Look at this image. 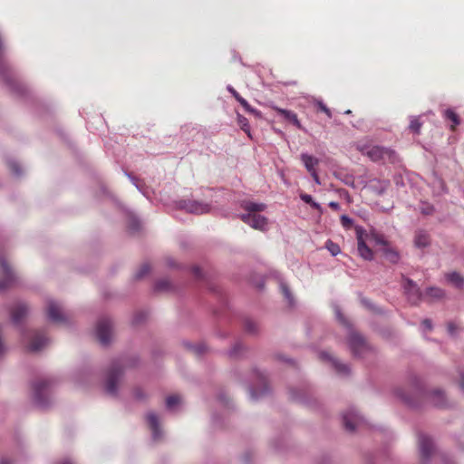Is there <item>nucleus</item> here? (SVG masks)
I'll return each mask as SVG.
<instances>
[{
  "label": "nucleus",
  "mask_w": 464,
  "mask_h": 464,
  "mask_svg": "<svg viewBox=\"0 0 464 464\" xmlns=\"http://www.w3.org/2000/svg\"><path fill=\"white\" fill-rule=\"evenodd\" d=\"M0 271L4 276V278L0 280V289H5L14 281V276L11 267L3 256H0Z\"/></svg>",
  "instance_id": "obj_9"
},
{
  "label": "nucleus",
  "mask_w": 464,
  "mask_h": 464,
  "mask_svg": "<svg viewBox=\"0 0 464 464\" xmlns=\"http://www.w3.org/2000/svg\"><path fill=\"white\" fill-rule=\"evenodd\" d=\"M96 335L102 345L110 343L113 337V324L111 319L102 318L97 323Z\"/></svg>",
  "instance_id": "obj_3"
},
{
  "label": "nucleus",
  "mask_w": 464,
  "mask_h": 464,
  "mask_svg": "<svg viewBox=\"0 0 464 464\" xmlns=\"http://www.w3.org/2000/svg\"><path fill=\"white\" fill-rule=\"evenodd\" d=\"M320 358L322 360H325V359L330 360L332 362L334 367L337 371V372L342 373V374H346L349 372V369L346 364L341 363L337 360L333 359L327 353H324V352L321 353Z\"/></svg>",
  "instance_id": "obj_22"
},
{
  "label": "nucleus",
  "mask_w": 464,
  "mask_h": 464,
  "mask_svg": "<svg viewBox=\"0 0 464 464\" xmlns=\"http://www.w3.org/2000/svg\"><path fill=\"white\" fill-rule=\"evenodd\" d=\"M404 289L408 295V297L412 302H417L420 299L421 294L420 289L414 284V282L409 278L404 281Z\"/></svg>",
  "instance_id": "obj_17"
},
{
  "label": "nucleus",
  "mask_w": 464,
  "mask_h": 464,
  "mask_svg": "<svg viewBox=\"0 0 464 464\" xmlns=\"http://www.w3.org/2000/svg\"><path fill=\"white\" fill-rule=\"evenodd\" d=\"M422 325L429 331L431 330L432 328V325H431V321L430 319H425L422 321Z\"/></svg>",
  "instance_id": "obj_43"
},
{
  "label": "nucleus",
  "mask_w": 464,
  "mask_h": 464,
  "mask_svg": "<svg viewBox=\"0 0 464 464\" xmlns=\"http://www.w3.org/2000/svg\"><path fill=\"white\" fill-rule=\"evenodd\" d=\"M325 247L334 256H337L341 252V248L338 244L333 242L332 240L326 241Z\"/></svg>",
  "instance_id": "obj_31"
},
{
  "label": "nucleus",
  "mask_w": 464,
  "mask_h": 464,
  "mask_svg": "<svg viewBox=\"0 0 464 464\" xmlns=\"http://www.w3.org/2000/svg\"><path fill=\"white\" fill-rule=\"evenodd\" d=\"M144 274H145V267L142 266L140 268L139 272L137 273L136 277L138 279H141L143 277Z\"/></svg>",
  "instance_id": "obj_46"
},
{
  "label": "nucleus",
  "mask_w": 464,
  "mask_h": 464,
  "mask_svg": "<svg viewBox=\"0 0 464 464\" xmlns=\"http://www.w3.org/2000/svg\"><path fill=\"white\" fill-rule=\"evenodd\" d=\"M240 347H241V344H239V343L236 344L235 347L233 348V350L231 351V355H237Z\"/></svg>",
  "instance_id": "obj_48"
},
{
  "label": "nucleus",
  "mask_w": 464,
  "mask_h": 464,
  "mask_svg": "<svg viewBox=\"0 0 464 464\" xmlns=\"http://www.w3.org/2000/svg\"><path fill=\"white\" fill-rule=\"evenodd\" d=\"M1 464H13V461L7 458H3L1 460Z\"/></svg>",
  "instance_id": "obj_52"
},
{
  "label": "nucleus",
  "mask_w": 464,
  "mask_h": 464,
  "mask_svg": "<svg viewBox=\"0 0 464 464\" xmlns=\"http://www.w3.org/2000/svg\"><path fill=\"white\" fill-rule=\"evenodd\" d=\"M192 273L197 279H200L203 277L202 271L198 266H193Z\"/></svg>",
  "instance_id": "obj_41"
},
{
  "label": "nucleus",
  "mask_w": 464,
  "mask_h": 464,
  "mask_svg": "<svg viewBox=\"0 0 464 464\" xmlns=\"http://www.w3.org/2000/svg\"><path fill=\"white\" fill-rule=\"evenodd\" d=\"M187 211L193 214H204L210 210V207L208 204L198 202V201H188L182 206Z\"/></svg>",
  "instance_id": "obj_16"
},
{
  "label": "nucleus",
  "mask_w": 464,
  "mask_h": 464,
  "mask_svg": "<svg viewBox=\"0 0 464 464\" xmlns=\"http://www.w3.org/2000/svg\"><path fill=\"white\" fill-rule=\"evenodd\" d=\"M422 127V122L420 121L419 117H411L410 121L409 129L411 132L415 134H419L420 129Z\"/></svg>",
  "instance_id": "obj_28"
},
{
  "label": "nucleus",
  "mask_w": 464,
  "mask_h": 464,
  "mask_svg": "<svg viewBox=\"0 0 464 464\" xmlns=\"http://www.w3.org/2000/svg\"><path fill=\"white\" fill-rule=\"evenodd\" d=\"M315 105L317 106V110L325 113L329 119L333 117L331 110L322 101H316Z\"/></svg>",
  "instance_id": "obj_33"
},
{
  "label": "nucleus",
  "mask_w": 464,
  "mask_h": 464,
  "mask_svg": "<svg viewBox=\"0 0 464 464\" xmlns=\"http://www.w3.org/2000/svg\"><path fill=\"white\" fill-rule=\"evenodd\" d=\"M444 117L452 122L450 126L451 130H455L456 127L460 123L459 115L451 109H447L444 111Z\"/></svg>",
  "instance_id": "obj_26"
},
{
  "label": "nucleus",
  "mask_w": 464,
  "mask_h": 464,
  "mask_svg": "<svg viewBox=\"0 0 464 464\" xmlns=\"http://www.w3.org/2000/svg\"><path fill=\"white\" fill-rule=\"evenodd\" d=\"M147 421L152 432V440L154 442L160 441L163 437V431L160 427L159 417L155 413H150L147 416Z\"/></svg>",
  "instance_id": "obj_10"
},
{
  "label": "nucleus",
  "mask_w": 464,
  "mask_h": 464,
  "mask_svg": "<svg viewBox=\"0 0 464 464\" xmlns=\"http://www.w3.org/2000/svg\"><path fill=\"white\" fill-rule=\"evenodd\" d=\"M355 232L358 245V253L360 256L365 260H372L373 258V252L367 246V241H373L377 245L382 246V247H384L386 245L390 243L384 239V237L382 235L378 234L376 232H372L371 234H368L365 229L359 226L355 227Z\"/></svg>",
  "instance_id": "obj_1"
},
{
  "label": "nucleus",
  "mask_w": 464,
  "mask_h": 464,
  "mask_svg": "<svg viewBox=\"0 0 464 464\" xmlns=\"http://www.w3.org/2000/svg\"><path fill=\"white\" fill-rule=\"evenodd\" d=\"M460 385H461V388H462V389H463V391H464V380H462V382H461V384H460Z\"/></svg>",
  "instance_id": "obj_55"
},
{
  "label": "nucleus",
  "mask_w": 464,
  "mask_h": 464,
  "mask_svg": "<svg viewBox=\"0 0 464 464\" xmlns=\"http://www.w3.org/2000/svg\"><path fill=\"white\" fill-rule=\"evenodd\" d=\"M242 208L247 211L246 214H242L240 217L243 222L255 229L261 231L266 229L267 218L259 214L266 209V204L248 201L243 203Z\"/></svg>",
  "instance_id": "obj_2"
},
{
  "label": "nucleus",
  "mask_w": 464,
  "mask_h": 464,
  "mask_svg": "<svg viewBox=\"0 0 464 464\" xmlns=\"http://www.w3.org/2000/svg\"><path fill=\"white\" fill-rule=\"evenodd\" d=\"M349 345L354 356H362L369 350L363 337L354 331L349 334Z\"/></svg>",
  "instance_id": "obj_5"
},
{
  "label": "nucleus",
  "mask_w": 464,
  "mask_h": 464,
  "mask_svg": "<svg viewBox=\"0 0 464 464\" xmlns=\"http://www.w3.org/2000/svg\"><path fill=\"white\" fill-rule=\"evenodd\" d=\"M256 378H257L258 382H260V384L264 387V389L262 391H260V392L256 391L254 388L251 389V391H250L251 397L254 398V399H256L259 396L265 394L266 392V391H267L266 376L263 373H257Z\"/></svg>",
  "instance_id": "obj_24"
},
{
  "label": "nucleus",
  "mask_w": 464,
  "mask_h": 464,
  "mask_svg": "<svg viewBox=\"0 0 464 464\" xmlns=\"http://www.w3.org/2000/svg\"><path fill=\"white\" fill-rule=\"evenodd\" d=\"M134 186H136V188L140 189L139 185H137V183H134Z\"/></svg>",
  "instance_id": "obj_57"
},
{
  "label": "nucleus",
  "mask_w": 464,
  "mask_h": 464,
  "mask_svg": "<svg viewBox=\"0 0 464 464\" xmlns=\"http://www.w3.org/2000/svg\"><path fill=\"white\" fill-rule=\"evenodd\" d=\"M400 397H401V399H402L403 401H405L406 402H408V403H411V399H410V398H408L407 396H405L404 394H400Z\"/></svg>",
  "instance_id": "obj_53"
},
{
  "label": "nucleus",
  "mask_w": 464,
  "mask_h": 464,
  "mask_svg": "<svg viewBox=\"0 0 464 464\" xmlns=\"http://www.w3.org/2000/svg\"><path fill=\"white\" fill-rule=\"evenodd\" d=\"M272 109L276 111L279 115H281L285 120L292 122L297 129L304 130L303 125L297 118L296 113L292 111L281 109L277 106H273Z\"/></svg>",
  "instance_id": "obj_14"
},
{
  "label": "nucleus",
  "mask_w": 464,
  "mask_h": 464,
  "mask_svg": "<svg viewBox=\"0 0 464 464\" xmlns=\"http://www.w3.org/2000/svg\"><path fill=\"white\" fill-rule=\"evenodd\" d=\"M237 122H238V125L240 126V128L249 136L251 137L250 135V127H249V123H248V120L238 114L237 115Z\"/></svg>",
  "instance_id": "obj_30"
},
{
  "label": "nucleus",
  "mask_w": 464,
  "mask_h": 464,
  "mask_svg": "<svg viewBox=\"0 0 464 464\" xmlns=\"http://www.w3.org/2000/svg\"><path fill=\"white\" fill-rule=\"evenodd\" d=\"M188 348L198 355L204 353L207 350L206 345L203 343L198 344L196 346L190 345Z\"/></svg>",
  "instance_id": "obj_35"
},
{
  "label": "nucleus",
  "mask_w": 464,
  "mask_h": 464,
  "mask_svg": "<svg viewBox=\"0 0 464 464\" xmlns=\"http://www.w3.org/2000/svg\"><path fill=\"white\" fill-rule=\"evenodd\" d=\"M181 399L179 395H170L166 399V405L169 409H173L176 405L180 403Z\"/></svg>",
  "instance_id": "obj_32"
},
{
  "label": "nucleus",
  "mask_w": 464,
  "mask_h": 464,
  "mask_svg": "<svg viewBox=\"0 0 464 464\" xmlns=\"http://www.w3.org/2000/svg\"><path fill=\"white\" fill-rule=\"evenodd\" d=\"M341 224L344 228H350L353 225V219L345 215H343L341 217Z\"/></svg>",
  "instance_id": "obj_38"
},
{
  "label": "nucleus",
  "mask_w": 464,
  "mask_h": 464,
  "mask_svg": "<svg viewBox=\"0 0 464 464\" xmlns=\"http://www.w3.org/2000/svg\"><path fill=\"white\" fill-rule=\"evenodd\" d=\"M448 330L450 334H453L455 330V324L453 323H449L448 324Z\"/></svg>",
  "instance_id": "obj_49"
},
{
  "label": "nucleus",
  "mask_w": 464,
  "mask_h": 464,
  "mask_svg": "<svg viewBox=\"0 0 464 464\" xmlns=\"http://www.w3.org/2000/svg\"><path fill=\"white\" fill-rule=\"evenodd\" d=\"M169 287V282L168 280H160L155 285V288L157 291L168 290Z\"/></svg>",
  "instance_id": "obj_36"
},
{
  "label": "nucleus",
  "mask_w": 464,
  "mask_h": 464,
  "mask_svg": "<svg viewBox=\"0 0 464 464\" xmlns=\"http://www.w3.org/2000/svg\"><path fill=\"white\" fill-rule=\"evenodd\" d=\"M28 306L24 303H18L12 310L13 322L19 324L28 314Z\"/></svg>",
  "instance_id": "obj_18"
},
{
  "label": "nucleus",
  "mask_w": 464,
  "mask_h": 464,
  "mask_svg": "<svg viewBox=\"0 0 464 464\" xmlns=\"http://www.w3.org/2000/svg\"><path fill=\"white\" fill-rule=\"evenodd\" d=\"M382 252L385 259L390 263L397 264L400 261L401 256L399 251L390 243L382 248Z\"/></svg>",
  "instance_id": "obj_19"
},
{
  "label": "nucleus",
  "mask_w": 464,
  "mask_h": 464,
  "mask_svg": "<svg viewBox=\"0 0 464 464\" xmlns=\"http://www.w3.org/2000/svg\"><path fill=\"white\" fill-rule=\"evenodd\" d=\"M49 382L46 381H38L33 385V399L40 407H45L49 401Z\"/></svg>",
  "instance_id": "obj_4"
},
{
  "label": "nucleus",
  "mask_w": 464,
  "mask_h": 464,
  "mask_svg": "<svg viewBox=\"0 0 464 464\" xmlns=\"http://www.w3.org/2000/svg\"><path fill=\"white\" fill-rule=\"evenodd\" d=\"M59 464H73V462L71 459H64Z\"/></svg>",
  "instance_id": "obj_54"
},
{
  "label": "nucleus",
  "mask_w": 464,
  "mask_h": 464,
  "mask_svg": "<svg viewBox=\"0 0 464 464\" xmlns=\"http://www.w3.org/2000/svg\"><path fill=\"white\" fill-rule=\"evenodd\" d=\"M300 198L306 204H309L313 208L318 210L321 213L323 212L321 206L317 202L314 201L312 196L305 193H301Z\"/></svg>",
  "instance_id": "obj_27"
},
{
  "label": "nucleus",
  "mask_w": 464,
  "mask_h": 464,
  "mask_svg": "<svg viewBox=\"0 0 464 464\" xmlns=\"http://www.w3.org/2000/svg\"><path fill=\"white\" fill-rule=\"evenodd\" d=\"M228 92L234 96V98L244 107V109L254 115L259 116L260 112L251 107V105L245 100L233 87H227Z\"/></svg>",
  "instance_id": "obj_20"
},
{
  "label": "nucleus",
  "mask_w": 464,
  "mask_h": 464,
  "mask_svg": "<svg viewBox=\"0 0 464 464\" xmlns=\"http://www.w3.org/2000/svg\"><path fill=\"white\" fill-rule=\"evenodd\" d=\"M345 113H346V114H350V113H351V111H350V110H348V111H345Z\"/></svg>",
  "instance_id": "obj_56"
},
{
  "label": "nucleus",
  "mask_w": 464,
  "mask_h": 464,
  "mask_svg": "<svg viewBox=\"0 0 464 464\" xmlns=\"http://www.w3.org/2000/svg\"><path fill=\"white\" fill-rule=\"evenodd\" d=\"M364 153L373 161L385 159L393 161L395 159V152L393 150L381 146H372L367 149Z\"/></svg>",
  "instance_id": "obj_6"
},
{
  "label": "nucleus",
  "mask_w": 464,
  "mask_h": 464,
  "mask_svg": "<svg viewBox=\"0 0 464 464\" xmlns=\"http://www.w3.org/2000/svg\"><path fill=\"white\" fill-rule=\"evenodd\" d=\"M335 313H336V316H337V319L340 321L341 324H343V325H346L348 328L350 327V324H348V322L345 320V318L343 317V315L341 314L340 310L339 309H336L335 310Z\"/></svg>",
  "instance_id": "obj_40"
},
{
  "label": "nucleus",
  "mask_w": 464,
  "mask_h": 464,
  "mask_svg": "<svg viewBox=\"0 0 464 464\" xmlns=\"http://www.w3.org/2000/svg\"><path fill=\"white\" fill-rule=\"evenodd\" d=\"M49 343V340L47 337H45L44 334L40 333H35L27 346L28 350L30 352H39L42 349H44Z\"/></svg>",
  "instance_id": "obj_13"
},
{
  "label": "nucleus",
  "mask_w": 464,
  "mask_h": 464,
  "mask_svg": "<svg viewBox=\"0 0 464 464\" xmlns=\"http://www.w3.org/2000/svg\"><path fill=\"white\" fill-rule=\"evenodd\" d=\"M281 288H282V292L284 294V295L288 299L290 300L291 296H290V291L288 289V287L285 285H281Z\"/></svg>",
  "instance_id": "obj_42"
},
{
  "label": "nucleus",
  "mask_w": 464,
  "mask_h": 464,
  "mask_svg": "<svg viewBox=\"0 0 464 464\" xmlns=\"http://www.w3.org/2000/svg\"><path fill=\"white\" fill-rule=\"evenodd\" d=\"M47 315L50 320L55 323H63L67 320V316L63 314L61 305L53 300L47 303Z\"/></svg>",
  "instance_id": "obj_8"
},
{
  "label": "nucleus",
  "mask_w": 464,
  "mask_h": 464,
  "mask_svg": "<svg viewBox=\"0 0 464 464\" xmlns=\"http://www.w3.org/2000/svg\"><path fill=\"white\" fill-rule=\"evenodd\" d=\"M419 448L422 460H428L433 451V442L426 435L419 436Z\"/></svg>",
  "instance_id": "obj_11"
},
{
  "label": "nucleus",
  "mask_w": 464,
  "mask_h": 464,
  "mask_svg": "<svg viewBox=\"0 0 464 464\" xmlns=\"http://www.w3.org/2000/svg\"><path fill=\"white\" fill-rule=\"evenodd\" d=\"M134 186H136V188L140 189L139 185H137V183H134Z\"/></svg>",
  "instance_id": "obj_58"
},
{
  "label": "nucleus",
  "mask_w": 464,
  "mask_h": 464,
  "mask_svg": "<svg viewBox=\"0 0 464 464\" xmlns=\"http://www.w3.org/2000/svg\"><path fill=\"white\" fill-rule=\"evenodd\" d=\"M310 174H311L312 178L314 179V180L315 181V183H317V184H320V183H321V182H320L319 176H318V174H317L316 170H315V171H314V172H312V173H310Z\"/></svg>",
  "instance_id": "obj_47"
},
{
  "label": "nucleus",
  "mask_w": 464,
  "mask_h": 464,
  "mask_svg": "<svg viewBox=\"0 0 464 464\" xmlns=\"http://www.w3.org/2000/svg\"><path fill=\"white\" fill-rule=\"evenodd\" d=\"M9 168L11 169V171L14 174V175H20L21 174V169L19 167V164L15 161H10L9 162Z\"/></svg>",
  "instance_id": "obj_39"
},
{
  "label": "nucleus",
  "mask_w": 464,
  "mask_h": 464,
  "mask_svg": "<svg viewBox=\"0 0 464 464\" xmlns=\"http://www.w3.org/2000/svg\"><path fill=\"white\" fill-rule=\"evenodd\" d=\"M431 402L439 408L447 406L445 394L440 390H434L430 393Z\"/></svg>",
  "instance_id": "obj_21"
},
{
  "label": "nucleus",
  "mask_w": 464,
  "mask_h": 464,
  "mask_svg": "<svg viewBox=\"0 0 464 464\" xmlns=\"http://www.w3.org/2000/svg\"><path fill=\"white\" fill-rule=\"evenodd\" d=\"M134 396L138 399V400H141L143 398V394H142V391L140 390V389H135L134 390Z\"/></svg>",
  "instance_id": "obj_44"
},
{
  "label": "nucleus",
  "mask_w": 464,
  "mask_h": 464,
  "mask_svg": "<svg viewBox=\"0 0 464 464\" xmlns=\"http://www.w3.org/2000/svg\"><path fill=\"white\" fill-rule=\"evenodd\" d=\"M142 322V315H137L134 318V324H139Z\"/></svg>",
  "instance_id": "obj_51"
},
{
  "label": "nucleus",
  "mask_w": 464,
  "mask_h": 464,
  "mask_svg": "<svg viewBox=\"0 0 464 464\" xmlns=\"http://www.w3.org/2000/svg\"><path fill=\"white\" fill-rule=\"evenodd\" d=\"M446 278L457 288H462L464 286V277L457 272L447 274Z\"/></svg>",
  "instance_id": "obj_25"
},
{
  "label": "nucleus",
  "mask_w": 464,
  "mask_h": 464,
  "mask_svg": "<svg viewBox=\"0 0 464 464\" xmlns=\"http://www.w3.org/2000/svg\"><path fill=\"white\" fill-rule=\"evenodd\" d=\"M426 295L432 299H440L444 296V291L439 287H430L426 290Z\"/></svg>",
  "instance_id": "obj_29"
},
{
  "label": "nucleus",
  "mask_w": 464,
  "mask_h": 464,
  "mask_svg": "<svg viewBox=\"0 0 464 464\" xmlns=\"http://www.w3.org/2000/svg\"><path fill=\"white\" fill-rule=\"evenodd\" d=\"M413 244L418 248H424L430 245V234L423 230L418 229L414 233Z\"/></svg>",
  "instance_id": "obj_15"
},
{
  "label": "nucleus",
  "mask_w": 464,
  "mask_h": 464,
  "mask_svg": "<svg viewBox=\"0 0 464 464\" xmlns=\"http://www.w3.org/2000/svg\"><path fill=\"white\" fill-rule=\"evenodd\" d=\"M301 160L309 173L315 171V166L318 165V159L306 153L301 154Z\"/></svg>",
  "instance_id": "obj_23"
},
{
  "label": "nucleus",
  "mask_w": 464,
  "mask_h": 464,
  "mask_svg": "<svg viewBox=\"0 0 464 464\" xmlns=\"http://www.w3.org/2000/svg\"><path fill=\"white\" fill-rule=\"evenodd\" d=\"M245 329L246 332H248L250 334H255L257 330V325L254 321L246 320L245 322Z\"/></svg>",
  "instance_id": "obj_34"
},
{
  "label": "nucleus",
  "mask_w": 464,
  "mask_h": 464,
  "mask_svg": "<svg viewBox=\"0 0 464 464\" xmlns=\"http://www.w3.org/2000/svg\"><path fill=\"white\" fill-rule=\"evenodd\" d=\"M343 425L346 430L353 431L356 428H358L362 422V418H361L356 412L353 411H349L343 416Z\"/></svg>",
  "instance_id": "obj_12"
},
{
  "label": "nucleus",
  "mask_w": 464,
  "mask_h": 464,
  "mask_svg": "<svg viewBox=\"0 0 464 464\" xmlns=\"http://www.w3.org/2000/svg\"><path fill=\"white\" fill-rule=\"evenodd\" d=\"M432 212H433V208L432 207H428L427 208H424L422 210V213L425 214V215H430Z\"/></svg>",
  "instance_id": "obj_50"
},
{
  "label": "nucleus",
  "mask_w": 464,
  "mask_h": 464,
  "mask_svg": "<svg viewBox=\"0 0 464 464\" xmlns=\"http://www.w3.org/2000/svg\"><path fill=\"white\" fill-rule=\"evenodd\" d=\"M122 372L121 370H113L109 372L105 381V391L111 396H115L118 392V384Z\"/></svg>",
  "instance_id": "obj_7"
},
{
  "label": "nucleus",
  "mask_w": 464,
  "mask_h": 464,
  "mask_svg": "<svg viewBox=\"0 0 464 464\" xmlns=\"http://www.w3.org/2000/svg\"><path fill=\"white\" fill-rule=\"evenodd\" d=\"M329 207H330L332 209H334V210H339V208H340V205H339V203H338V202H335V201H331V202L329 203Z\"/></svg>",
  "instance_id": "obj_45"
},
{
  "label": "nucleus",
  "mask_w": 464,
  "mask_h": 464,
  "mask_svg": "<svg viewBox=\"0 0 464 464\" xmlns=\"http://www.w3.org/2000/svg\"><path fill=\"white\" fill-rule=\"evenodd\" d=\"M128 227H129L130 230L136 231L137 229L140 228V223L134 217H130V220H129Z\"/></svg>",
  "instance_id": "obj_37"
}]
</instances>
